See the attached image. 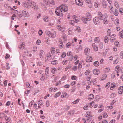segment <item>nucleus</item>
<instances>
[{"label": "nucleus", "mask_w": 123, "mask_h": 123, "mask_svg": "<svg viewBox=\"0 0 123 123\" xmlns=\"http://www.w3.org/2000/svg\"><path fill=\"white\" fill-rule=\"evenodd\" d=\"M72 18L73 19V21L72 20L70 21L69 22V23L70 25L73 26L74 25V22H75L77 23L79 22L80 19L75 15L73 16Z\"/></svg>", "instance_id": "1"}, {"label": "nucleus", "mask_w": 123, "mask_h": 123, "mask_svg": "<svg viewBox=\"0 0 123 123\" xmlns=\"http://www.w3.org/2000/svg\"><path fill=\"white\" fill-rule=\"evenodd\" d=\"M45 33L49 37L52 38H55L56 35L55 32L54 31L53 32H52L47 30L45 31Z\"/></svg>", "instance_id": "2"}, {"label": "nucleus", "mask_w": 123, "mask_h": 123, "mask_svg": "<svg viewBox=\"0 0 123 123\" xmlns=\"http://www.w3.org/2000/svg\"><path fill=\"white\" fill-rule=\"evenodd\" d=\"M60 7L61 11L62 12H65L68 11V6L65 5H63L60 6Z\"/></svg>", "instance_id": "3"}, {"label": "nucleus", "mask_w": 123, "mask_h": 123, "mask_svg": "<svg viewBox=\"0 0 123 123\" xmlns=\"http://www.w3.org/2000/svg\"><path fill=\"white\" fill-rule=\"evenodd\" d=\"M22 14L23 16L26 18H28L30 16L28 12L25 10H23L22 11Z\"/></svg>", "instance_id": "4"}, {"label": "nucleus", "mask_w": 123, "mask_h": 123, "mask_svg": "<svg viewBox=\"0 0 123 123\" xmlns=\"http://www.w3.org/2000/svg\"><path fill=\"white\" fill-rule=\"evenodd\" d=\"M94 24L96 25H98L100 24V21L99 18L98 17H96L93 19Z\"/></svg>", "instance_id": "5"}, {"label": "nucleus", "mask_w": 123, "mask_h": 123, "mask_svg": "<svg viewBox=\"0 0 123 123\" xmlns=\"http://www.w3.org/2000/svg\"><path fill=\"white\" fill-rule=\"evenodd\" d=\"M62 12L61 11V9L60 6L57 7L55 11V13L57 16H60L62 14Z\"/></svg>", "instance_id": "6"}, {"label": "nucleus", "mask_w": 123, "mask_h": 123, "mask_svg": "<svg viewBox=\"0 0 123 123\" xmlns=\"http://www.w3.org/2000/svg\"><path fill=\"white\" fill-rule=\"evenodd\" d=\"M31 7L34 8L35 9H37L38 8V7L37 5L34 2L32 1L30 2Z\"/></svg>", "instance_id": "7"}, {"label": "nucleus", "mask_w": 123, "mask_h": 123, "mask_svg": "<svg viewBox=\"0 0 123 123\" xmlns=\"http://www.w3.org/2000/svg\"><path fill=\"white\" fill-rule=\"evenodd\" d=\"M58 30L62 32H64L66 31V28L64 27H62L60 25H58L57 26Z\"/></svg>", "instance_id": "8"}, {"label": "nucleus", "mask_w": 123, "mask_h": 123, "mask_svg": "<svg viewBox=\"0 0 123 123\" xmlns=\"http://www.w3.org/2000/svg\"><path fill=\"white\" fill-rule=\"evenodd\" d=\"M30 2H29L27 3L24 2L23 6L26 8H30L31 7Z\"/></svg>", "instance_id": "9"}, {"label": "nucleus", "mask_w": 123, "mask_h": 123, "mask_svg": "<svg viewBox=\"0 0 123 123\" xmlns=\"http://www.w3.org/2000/svg\"><path fill=\"white\" fill-rule=\"evenodd\" d=\"M75 2L76 5L78 6H81L83 4V2L82 0H75Z\"/></svg>", "instance_id": "10"}, {"label": "nucleus", "mask_w": 123, "mask_h": 123, "mask_svg": "<svg viewBox=\"0 0 123 123\" xmlns=\"http://www.w3.org/2000/svg\"><path fill=\"white\" fill-rule=\"evenodd\" d=\"M116 35L115 34H113L110 36V41L111 42H114L115 39Z\"/></svg>", "instance_id": "11"}, {"label": "nucleus", "mask_w": 123, "mask_h": 123, "mask_svg": "<svg viewBox=\"0 0 123 123\" xmlns=\"http://www.w3.org/2000/svg\"><path fill=\"white\" fill-rule=\"evenodd\" d=\"M108 16L107 14L106 15V16L105 17V18L103 19V23L105 24H108L109 21L107 19Z\"/></svg>", "instance_id": "12"}, {"label": "nucleus", "mask_w": 123, "mask_h": 123, "mask_svg": "<svg viewBox=\"0 0 123 123\" xmlns=\"http://www.w3.org/2000/svg\"><path fill=\"white\" fill-rule=\"evenodd\" d=\"M118 92L120 94H122L123 93V86H121L119 88Z\"/></svg>", "instance_id": "13"}, {"label": "nucleus", "mask_w": 123, "mask_h": 123, "mask_svg": "<svg viewBox=\"0 0 123 123\" xmlns=\"http://www.w3.org/2000/svg\"><path fill=\"white\" fill-rule=\"evenodd\" d=\"M98 82V79L96 78H95L93 79L92 80L93 83V84L96 86L99 87L100 85H97V83Z\"/></svg>", "instance_id": "14"}, {"label": "nucleus", "mask_w": 123, "mask_h": 123, "mask_svg": "<svg viewBox=\"0 0 123 123\" xmlns=\"http://www.w3.org/2000/svg\"><path fill=\"white\" fill-rule=\"evenodd\" d=\"M116 75L117 76H119V74L118 73V72L115 71L112 74L111 77L113 78H114Z\"/></svg>", "instance_id": "15"}, {"label": "nucleus", "mask_w": 123, "mask_h": 123, "mask_svg": "<svg viewBox=\"0 0 123 123\" xmlns=\"http://www.w3.org/2000/svg\"><path fill=\"white\" fill-rule=\"evenodd\" d=\"M25 44L24 42H22V44L18 46V48L20 49H23L25 48Z\"/></svg>", "instance_id": "16"}, {"label": "nucleus", "mask_w": 123, "mask_h": 123, "mask_svg": "<svg viewBox=\"0 0 123 123\" xmlns=\"http://www.w3.org/2000/svg\"><path fill=\"white\" fill-rule=\"evenodd\" d=\"M93 72L94 74L95 75H98L100 72V71L99 70L97 69H94L93 70Z\"/></svg>", "instance_id": "17"}, {"label": "nucleus", "mask_w": 123, "mask_h": 123, "mask_svg": "<svg viewBox=\"0 0 123 123\" xmlns=\"http://www.w3.org/2000/svg\"><path fill=\"white\" fill-rule=\"evenodd\" d=\"M86 18L89 19V20H90L92 16L90 13L89 12H87L86 14Z\"/></svg>", "instance_id": "18"}, {"label": "nucleus", "mask_w": 123, "mask_h": 123, "mask_svg": "<svg viewBox=\"0 0 123 123\" xmlns=\"http://www.w3.org/2000/svg\"><path fill=\"white\" fill-rule=\"evenodd\" d=\"M113 3L115 6L117 8H119V5L118 3L116 1L114 0L113 1Z\"/></svg>", "instance_id": "19"}, {"label": "nucleus", "mask_w": 123, "mask_h": 123, "mask_svg": "<svg viewBox=\"0 0 123 123\" xmlns=\"http://www.w3.org/2000/svg\"><path fill=\"white\" fill-rule=\"evenodd\" d=\"M85 1L89 4V7L90 8H92L93 6L92 4L91 1L90 0H84Z\"/></svg>", "instance_id": "20"}, {"label": "nucleus", "mask_w": 123, "mask_h": 123, "mask_svg": "<svg viewBox=\"0 0 123 123\" xmlns=\"http://www.w3.org/2000/svg\"><path fill=\"white\" fill-rule=\"evenodd\" d=\"M68 34L69 35H72L73 34L74 31L73 30L69 28L68 30Z\"/></svg>", "instance_id": "21"}, {"label": "nucleus", "mask_w": 123, "mask_h": 123, "mask_svg": "<svg viewBox=\"0 0 123 123\" xmlns=\"http://www.w3.org/2000/svg\"><path fill=\"white\" fill-rule=\"evenodd\" d=\"M45 53L44 51L42 50H41L39 52V55L41 58H43L44 55Z\"/></svg>", "instance_id": "22"}, {"label": "nucleus", "mask_w": 123, "mask_h": 123, "mask_svg": "<svg viewBox=\"0 0 123 123\" xmlns=\"http://www.w3.org/2000/svg\"><path fill=\"white\" fill-rule=\"evenodd\" d=\"M90 49L88 48H86L84 50L85 54L86 55H88L90 52Z\"/></svg>", "instance_id": "23"}, {"label": "nucleus", "mask_w": 123, "mask_h": 123, "mask_svg": "<svg viewBox=\"0 0 123 123\" xmlns=\"http://www.w3.org/2000/svg\"><path fill=\"white\" fill-rule=\"evenodd\" d=\"M37 103L39 105L38 108H41V106H42L43 104L42 101L41 100H39Z\"/></svg>", "instance_id": "24"}, {"label": "nucleus", "mask_w": 123, "mask_h": 123, "mask_svg": "<svg viewBox=\"0 0 123 123\" xmlns=\"http://www.w3.org/2000/svg\"><path fill=\"white\" fill-rule=\"evenodd\" d=\"M119 37L120 39H122L123 38V30L120 31L119 34Z\"/></svg>", "instance_id": "25"}, {"label": "nucleus", "mask_w": 123, "mask_h": 123, "mask_svg": "<svg viewBox=\"0 0 123 123\" xmlns=\"http://www.w3.org/2000/svg\"><path fill=\"white\" fill-rule=\"evenodd\" d=\"M92 60V58L91 57H87L86 59V61L87 62H91Z\"/></svg>", "instance_id": "26"}, {"label": "nucleus", "mask_w": 123, "mask_h": 123, "mask_svg": "<svg viewBox=\"0 0 123 123\" xmlns=\"http://www.w3.org/2000/svg\"><path fill=\"white\" fill-rule=\"evenodd\" d=\"M92 48L93 50L95 51H98V48L95 44V43H93V44L92 45Z\"/></svg>", "instance_id": "27"}, {"label": "nucleus", "mask_w": 123, "mask_h": 123, "mask_svg": "<svg viewBox=\"0 0 123 123\" xmlns=\"http://www.w3.org/2000/svg\"><path fill=\"white\" fill-rule=\"evenodd\" d=\"M82 20L83 22L85 23H86L87 21L89 20V19L84 17H83L82 18Z\"/></svg>", "instance_id": "28"}, {"label": "nucleus", "mask_w": 123, "mask_h": 123, "mask_svg": "<svg viewBox=\"0 0 123 123\" xmlns=\"http://www.w3.org/2000/svg\"><path fill=\"white\" fill-rule=\"evenodd\" d=\"M107 77V75L105 74H104L102 75V77L100 78L99 79L101 81H102L105 79Z\"/></svg>", "instance_id": "29"}, {"label": "nucleus", "mask_w": 123, "mask_h": 123, "mask_svg": "<svg viewBox=\"0 0 123 123\" xmlns=\"http://www.w3.org/2000/svg\"><path fill=\"white\" fill-rule=\"evenodd\" d=\"M102 4L103 7L105 8H106L107 4L105 0H103L102 2Z\"/></svg>", "instance_id": "30"}, {"label": "nucleus", "mask_w": 123, "mask_h": 123, "mask_svg": "<svg viewBox=\"0 0 123 123\" xmlns=\"http://www.w3.org/2000/svg\"><path fill=\"white\" fill-rule=\"evenodd\" d=\"M74 44L73 42H72V43L69 42L67 43L66 44V47L67 48H68L71 45L74 46Z\"/></svg>", "instance_id": "31"}, {"label": "nucleus", "mask_w": 123, "mask_h": 123, "mask_svg": "<svg viewBox=\"0 0 123 123\" xmlns=\"http://www.w3.org/2000/svg\"><path fill=\"white\" fill-rule=\"evenodd\" d=\"M116 84L115 83H112L111 86L110 88V89L112 90L115 87Z\"/></svg>", "instance_id": "32"}, {"label": "nucleus", "mask_w": 123, "mask_h": 123, "mask_svg": "<svg viewBox=\"0 0 123 123\" xmlns=\"http://www.w3.org/2000/svg\"><path fill=\"white\" fill-rule=\"evenodd\" d=\"M110 70V68L109 67H106L103 70L104 72L105 73H107Z\"/></svg>", "instance_id": "33"}, {"label": "nucleus", "mask_w": 123, "mask_h": 123, "mask_svg": "<svg viewBox=\"0 0 123 123\" xmlns=\"http://www.w3.org/2000/svg\"><path fill=\"white\" fill-rule=\"evenodd\" d=\"M98 18H99V19L100 20H102L104 18L103 16V14L101 13H99L98 14Z\"/></svg>", "instance_id": "34"}, {"label": "nucleus", "mask_w": 123, "mask_h": 123, "mask_svg": "<svg viewBox=\"0 0 123 123\" xmlns=\"http://www.w3.org/2000/svg\"><path fill=\"white\" fill-rule=\"evenodd\" d=\"M95 42L96 43H98L100 42V39L99 37H96L95 38Z\"/></svg>", "instance_id": "35"}, {"label": "nucleus", "mask_w": 123, "mask_h": 123, "mask_svg": "<svg viewBox=\"0 0 123 123\" xmlns=\"http://www.w3.org/2000/svg\"><path fill=\"white\" fill-rule=\"evenodd\" d=\"M94 98V96L93 94H91L89 96V100H92Z\"/></svg>", "instance_id": "36"}, {"label": "nucleus", "mask_w": 123, "mask_h": 123, "mask_svg": "<svg viewBox=\"0 0 123 123\" xmlns=\"http://www.w3.org/2000/svg\"><path fill=\"white\" fill-rule=\"evenodd\" d=\"M7 117V116L5 115L4 113L3 112L1 113L0 114V117L1 119L3 117Z\"/></svg>", "instance_id": "37"}, {"label": "nucleus", "mask_w": 123, "mask_h": 123, "mask_svg": "<svg viewBox=\"0 0 123 123\" xmlns=\"http://www.w3.org/2000/svg\"><path fill=\"white\" fill-rule=\"evenodd\" d=\"M49 5L51 4L52 5H54L55 4V2L53 0H49Z\"/></svg>", "instance_id": "38"}, {"label": "nucleus", "mask_w": 123, "mask_h": 123, "mask_svg": "<svg viewBox=\"0 0 123 123\" xmlns=\"http://www.w3.org/2000/svg\"><path fill=\"white\" fill-rule=\"evenodd\" d=\"M45 74H43L41 75V78L40 79V80L42 81L44 80L45 79Z\"/></svg>", "instance_id": "39"}, {"label": "nucleus", "mask_w": 123, "mask_h": 123, "mask_svg": "<svg viewBox=\"0 0 123 123\" xmlns=\"http://www.w3.org/2000/svg\"><path fill=\"white\" fill-rule=\"evenodd\" d=\"M93 65L95 67H98L99 66V62L98 61H95L93 63Z\"/></svg>", "instance_id": "40"}, {"label": "nucleus", "mask_w": 123, "mask_h": 123, "mask_svg": "<svg viewBox=\"0 0 123 123\" xmlns=\"http://www.w3.org/2000/svg\"><path fill=\"white\" fill-rule=\"evenodd\" d=\"M109 11L111 13H112L113 12V8L112 5H110L109 6Z\"/></svg>", "instance_id": "41"}, {"label": "nucleus", "mask_w": 123, "mask_h": 123, "mask_svg": "<svg viewBox=\"0 0 123 123\" xmlns=\"http://www.w3.org/2000/svg\"><path fill=\"white\" fill-rule=\"evenodd\" d=\"M91 113V112L90 111H88L86 112L85 115V116L86 117H89Z\"/></svg>", "instance_id": "42"}, {"label": "nucleus", "mask_w": 123, "mask_h": 123, "mask_svg": "<svg viewBox=\"0 0 123 123\" xmlns=\"http://www.w3.org/2000/svg\"><path fill=\"white\" fill-rule=\"evenodd\" d=\"M43 20L45 22H48L49 21V17L47 16H44Z\"/></svg>", "instance_id": "43"}, {"label": "nucleus", "mask_w": 123, "mask_h": 123, "mask_svg": "<svg viewBox=\"0 0 123 123\" xmlns=\"http://www.w3.org/2000/svg\"><path fill=\"white\" fill-rule=\"evenodd\" d=\"M114 14L116 16H117L118 15L119 13L117 9H116L114 12Z\"/></svg>", "instance_id": "44"}, {"label": "nucleus", "mask_w": 123, "mask_h": 123, "mask_svg": "<svg viewBox=\"0 0 123 123\" xmlns=\"http://www.w3.org/2000/svg\"><path fill=\"white\" fill-rule=\"evenodd\" d=\"M70 108V107L68 105H66L64 107L63 109L64 111H67Z\"/></svg>", "instance_id": "45"}, {"label": "nucleus", "mask_w": 123, "mask_h": 123, "mask_svg": "<svg viewBox=\"0 0 123 123\" xmlns=\"http://www.w3.org/2000/svg\"><path fill=\"white\" fill-rule=\"evenodd\" d=\"M104 40L105 43H107L109 41L108 37L107 36L105 37L104 38Z\"/></svg>", "instance_id": "46"}, {"label": "nucleus", "mask_w": 123, "mask_h": 123, "mask_svg": "<svg viewBox=\"0 0 123 123\" xmlns=\"http://www.w3.org/2000/svg\"><path fill=\"white\" fill-rule=\"evenodd\" d=\"M49 67H47L45 70V74H49Z\"/></svg>", "instance_id": "47"}, {"label": "nucleus", "mask_w": 123, "mask_h": 123, "mask_svg": "<svg viewBox=\"0 0 123 123\" xmlns=\"http://www.w3.org/2000/svg\"><path fill=\"white\" fill-rule=\"evenodd\" d=\"M63 40L64 42H66L67 40V37L66 35H64L62 37Z\"/></svg>", "instance_id": "48"}, {"label": "nucleus", "mask_w": 123, "mask_h": 123, "mask_svg": "<svg viewBox=\"0 0 123 123\" xmlns=\"http://www.w3.org/2000/svg\"><path fill=\"white\" fill-rule=\"evenodd\" d=\"M51 64L53 65L57 64L58 63V61L57 60H54L51 62Z\"/></svg>", "instance_id": "49"}, {"label": "nucleus", "mask_w": 123, "mask_h": 123, "mask_svg": "<svg viewBox=\"0 0 123 123\" xmlns=\"http://www.w3.org/2000/svg\"><path fill=\"white\" fill-rule=\"evenodd\" d=\"M56 69L55 68H52L51 69V71L52 73L53 74H54L56 72Z\"/></svg>", "instance_id": "50"}, {"label": "nucleus", "mask_w": 123, "mask_h": 123, "mask_svg": "<svg viewBox=\"0 0 123 123\" xmlns=\"http://www.w3.org/2000/svg\"><path fill=\"white\" fill-rule=\"evenodd\" d=\"M115 24L116 25H118L119 24V19L118 18H116L114 21Z\"/></svg>", "instance_id": "51"}, {"label": "nucleus", "mask_w": 123, "mask_h": 123, "mask_svg": "<svg viewBox=\"0 0 123 123\" xmlns=\"http://www.w3.org/2000/svg\"><path fill=\"white\" fill-rule=\"evenodd\" d=\"M6 118H5V120L7 121H8L9 122H11V120L10 118V117H8L7 118L6 117H5Z\"/></svg>", "instance_id": "52"}, {"label": "nucleus", "mask_w": 123, "mask_h": 123, "mask_svg": "<svg viewBox=\"0 0 123 123\" xmlns=\"http://www.w3.org/2000/svg\"><path fill=\"white\" fill-rule=\"evenodd\" d=\"M79 100H80V99H78L75 101L73 102L72 103V104H77L78 103Z\"/></svg>", "instance_id": "53"}, {"label": "nucleus", "mask_w": 123, "mask_h": 123, "mask_svg": "<svg viewBox=\"0 0 123 123\" xmlns=\"http://www.w3.org/2000/svg\"><path fill=\"white\" fill-rule=\"evenodd\" d=\"M94 6L96 8L98 7H99V5L98 2H95L94 4Z\"/></svg>", "instance_id": "54"}, {"label": "nucleus", "mask_w": 123, "mask_h": 123, "mask_svg": "<svg viewBox=\"0 0 123 123\" xmlns=\"http://www.w3.org/2000/svg\"><path fill=\"white\" fill-rule=\"evenodd\" d=\"M91 71L90 70H86L85 73V74L86 75H89V73Z\"/></svg>", "instance_id": "55"}, {"label": "nucleus", "mask_w": 123, "mask_h": 123, "mask_svg": "<svg viewBox=\"0 0 123 123\" xmlns=\"http://www.w3.org/2000/svg\"><path fill=\"white\" fill-rule=\"evenodd\" d=\"M61 92H57L54 96V97L55 98H57V97L59 96L61 94Z\"/></svg>", "instance_id": "56"}, {"label": "nucleus", "mask_w": 123, "mask_h": 123, "mask_svg": "<svg viewBox=\"0 0 123 123\" xmlns=\"http://www.w3.org/2000/svg\"><path fill=\"white\" fill-rule=\"evenodd\" d=\"M119 62V60L117 58L113 62V63L114 64H116Z\"/></svg>", "instance_id": "57"}, {"label": "nucleus", "mask_w": 123, "mask_h": 123, "mask_svg": "<svg viewBox=\"0 0 123 123\" xmlns=\"http://www.w3.org/2000/svg\"><path fill=\"white\" fill-rule=\"evenodd\" d=\"M75 111L74 110H71L68 113V114L70 115H73Z\"/></svg>", "instance_id": "58"}, {"label": "nucleus", "mask_w": 123, "mask_h": 123, "mask_svg": "<svg viewBox=\"0 0 123 123\" xmlns=\"http://www.w3.org/2000/svg\"><path fill=\"white\" fill-rule=\"evenodd\" d=\"M51 52L52 54H54L55 51V49L54 47H52L51 50Z\"/></svg>", "instance_id": "59"}, {"label": "nucleus", "mask_w": 123, "mask_h": 123, "mask_svg": "<svg viewBox=\"0 0 123 123\" xmlns=\"http://www.w3.org/2000/svg\"><path fill=\"white\" fill-rule=\"evenodd\" d=\"M68 62V60L65 59L62 62V63L64 65H65L67 64Z\"/></svg>", "instance_id": "60"}, {"label": "nucleus", "mask_w": 123, "mask_h": 123, "mask_svg": "<svg viewBox=\"0 0 123 123\" xmlns=\"http://www.w3.org/2000/svg\"><path fill=\"white\" fill-rule=\"evenodd\" d=\"M43 2L45 4L48 5H49V0H43Z\"/></svg>", "instance_id": "61"}, {"label": "nucleus", "mask_w": 123, "mask_h": 123, "mask_svg": "<svg viewBox=\"0 0 123 123\" xmlns=\"http://www.w3.org/2000/svg\"><path fill=\"white\" fill-rule=\"evenodd\" d=\"M120 57L122 59H123V51L121 52L120 53Z\"/></svg>", "instance_id": "62"}, {"label": "nucleus", "mask_w": 123, "mask_h": 123, "mask_svg": "<svg viewBox=\"0 0 123 123\" xmlns=\"http://www.w3.org/2000/svg\"><path fill=\"white\" fill-rule=\"evenodd\" d=\"M71 79L73 80H76L77 79V77L76 76H72L71 77Z\"/></svg>", "instance_id": "63"}, {"label": "nucleus", "mask_w": 123, "mask_h": 123, "mask_svg": "<svg viewBox=\"0 0 123 123\" xmlns=\"http://www.w3.org/2000/svg\"><path fill=\"white\" fill-rule=\"evenodd\" d=\"M54 24V22H49L48 23V25L49 26H53Z\"/></svg>", "instance_id": "64"}]
</instances>
